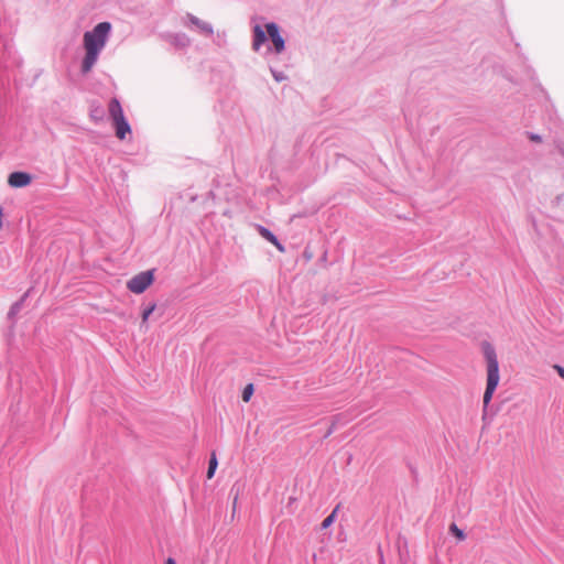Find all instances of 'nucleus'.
Returning <instances> with one entry per match:
<instances>
[{"instance_id":"423d86ee","label":"nucleus","mask_w":564,"mask_h":564,"mask_svg":"<svg viewBox=\"0 0 564 564\" xmlns=\"http://www.w3.org/2000/svg\"><path fill=\"white\" fill-rule=\"evenodd\" d=\"M183 23L188 29L195 30L204 36H212L214 33V29L210 23L203 21L191 13L186 14V17L183 19Z\"/></svg>"},{"instance_id":"f257e3e1","label":"nucleus","mask_w":564,"mask_h":564,"mask_svg":"<svg viewBox=\"0 0 564 564\" xmlns=\"http://www.w3.org/2000/svg\"><path fill=\"white\" fill-rule=\"evenodd\" d=\"M111 32L109 22H100L93 30L84 33L83 46L85 56L80 69L83 74L89 73L97 63L100 53L105 48Z\"/></svg>"},{"instance_id":"f03ea898","label":"nucleus","mask_w":564,"mask_h":564,"mask_svg":"<svg viewBox=\"0 0 564 564\" xmlns=\"http://www.w3.org/2000/svg\"><path fill=\"white\" fill-rule=\"evenodd\" d=\"M482 354L486 360V370H487V380H486V390L482 398L484 403V417L487 414L488 405L492 399V395L499 384L500 373H499V364L495 347L489 343H482Z\"/></svg>"},{"instance_id":"9b49d317","label":"nucleus","mask_w":564,"mask_h":564,"mask_svg":"<svg viewBox=\"0 0 564 564\" xmlns=\"http://www.w3.org/2000/svg\"><path fill=\"white\" fill-rule=\"evenodd\" d=\"M253 394V386L251 383L247 384L242 391V400L248 402Z\"/></svg>"},{"instance_id":"4468645a","label":"nucleus","mask_w":564,"mask_h":564,"mask_svg":"<svg viewBox=\"0 0 564 564\" xmlns=\"http://www.w3.org/2000/svg\"><path fill=\"white\" fill-rule=\"evenodd\" d=\"M154 310H155V304H151L149 307H147L142 312V324L148 322L150 315L153 313Z\"/></svg>"},{"instance_id":"6ab92c4d","label":"nucleus","mask_w":564,"mask_h":564,"mask_svg":"<svg viewBox=\"0 0 564 564\" xmlns=\"http://www.w3.org/2000/svg\"><path fill=\"white\" fill-rule=\"evenodd\" d=\"M529 138H530L531 141H534V142H541L542 141V138L539 134H535V133H530Z\"/></svg>"},{"instance_id":"a211bd4d","label":"nucleus","mask_w":564,"mask_h":564,"mask_svg":"<svg viewBox=\"0 0 564 564\" xmlns=\"http://www.w3.org/2000/svg\"><path fill=\"white\" fill-rule=\"evenodd\" d=\"M553 368L556 370V372L558 373V376H560L561 378H563V379H564V368H563V367H561V366H558V365H554V367H553Z\"/></svg>"},{"instance_id":"2eb2a0df","label":"nucleus","mask_w":564,"mask_h":564,"mask_svg":"<svg viewBox=\"0 0 564 564\" xmlns=\"http://www.w3.org/2000/svg\"><path fill=\"white\" fill-rule=\"evenodd\" d=\"M335 517H336V510H334L329 516H327L323 522H322V528L323 529H326L328 528L329 525H332V523L334 522L335 520Z\"/></svg>"},{"instance_id":"39448f33","label":"nucleus","mask_w":564,"mask_h":564,"mask_svg":"<svg viewBox=\"0 0 564 564\" xmlns=\"http://www.w3.org/2000/svg\"><path fill=\"white\" fill-rule=\"evenodd\" d=\"M153 270L143 271L127 282V289L134 294H141L153 283Z\"/></svg>"},{"instance_id":"6e6552de","label":"nucleus","mask_w":564,"mask_h":564,"mask_svg":"<svg viewBox=\"0 0 564 564\" xmlns=\"http://www.w3.org/2000/svg\"><path fill=\"white\" fill-rule=\"evenodd\" d=\"M256 229L262 238L274 245L279 251L284 252L285 249L283 245L280 243L278 238L268 228L257 225Z\"/></svg>"},{"instance_id":"ddd939ff","label":"nucleus","mask_w":564,"mask_h":564,"mask_svg":"<svg viewBox=\"0 0 564 564\" xmlns=\"http://www.w3.org/2000/svg\"><path fill=\"white\" fill-rule=\"evenodd\" d=\"M90 116L95 120H101L104 118V110L100 107L93 108Z\"/></svg>"},{"instance_id":"9d476101","label":"nucleus","mask_w":564,"mask_h":564,"mask_svg":"<svg viewBox=\"0 0 564 564\" xmlns=\"http://www.w3.org/2000/svg\"><path fill=\"white\" fill-rule=\"evenodd\" d=\"M217 465H218V462H217L216 455H215V453H213L210 456V459H209V466H208V470H207L208 479H212L214 477Z\"/></svg>"},{"instance_id":"7ed1b4c3","label":"nucleus","mask_w":564,"mask_h":564,"mask_svg":"<svg viewBox=\"0 0 564 564\" xmlns=\"http://www.w3.org/2000/svg\"><path fill=\"white\" fill-rule=\"evenodd\" d=\"M272 42V47H268V52L281 54L285 50V41L280 33V28L274 22L265 24V30L261 25L256 24L252 29V50L259 52L267 39Z\"/></svg>"},{"instance_id":"20e7f679","label":"nucleus","mask_w":564,"mask_h":564,"mask_svg":"<svg viewBox=\"0 0 564 564\" xmlns=\"http://www.w3.org/2000/svg\"><path fill=\"white\" fill-rule=\"evenodd\" d=\"M108 113L112 120L116 130V135L120 140H124L127 134L131 132L129 122L127 121L120 101L112 98L108 104Z\"/></svg>"},{"instance_id":"f3484780","label":"nucleus","mask_w":564,"mask_h":564,"mask_svg":"<svg viewBox=\"0 0 564 564\" xmlns=\"http://www.w3.org/2000/svg\"><path fill=\"white\" fill-rule=\"evenodd\" d=\"M20 306H21V304H20V303H15V304H13V305H12V307H11V310H10V312H9V315L11 316V315L15 314L17 312H19Z\"/></svg>"},{"instance_id":"0eeeda50","label":"nucleus","mask_w":564,"mask_h":564,"mask_svg":"<svg viewBox=\"0 0 564 564\" xmlns=\"http://www.w3.org/2000/svg\"><path fill=\"white\" fill-rule=\"evenodd\" d=\"M8 182L12 187H23L31 183V176L24 172H13L9 175Z\"/></svg>"},{"instance_id":"dca6fc26","label":"nucleus","mask_w":564,"mask_h":564,"mask_svg":"<svg viewBox=\"0 0 564 564\" xmlns=\"http://www.w3.org/2000/svg\"><path fill=\"white\" fill-rule=\"evenodd\" d=\"M451 532L459 540L465 539L464 532L460 529H458L456 524L451 525Z\"/></svg>"},{"instance_id":"1a4fd4ad","label":"nucleus","mask_w":564,"mask_h":564,"mask_svg":"<svg viewBox=\"0 0 564 564\" xmlns=\"http://www.w3.org/2000/svg\"><path fill=\"white\" fill-rule=\"evenodd\" d=\"M171 43L176 47H187L191 44V40L186 34L177 33L171 36Z\"/></svg>"},{"instance_id":"aec40b11","label":"nucleus","mask_w":564,"mask_h":564,"mask_svg":"<svg viewBox=\"0 0 564 564\" xmlns=\"http://www.w3.org/2000/svg\"><path fill=\"white\" fill-rule=\"evenodd\" d=\"M165 564H176V562L172 557H169Z\"/></svg>"},{"instance_id":"f8f14e48","label":"nucleus","mask_w":564,"mask_h":564,"mask_svg":"<svg viewBox=\"0 0 564 564\" xmlns=\"http://www.w3.org/2000/svg\"><path fill=\"white\" fill-rule=\"evenodd\" d=\"M270 72H271V74H272L273 78H274L278 83L283 82V80H286V78H288V77H286V75H285L283 72H278L276 69H274V68H272V67L270 68Z\"/></svg>"}]
</instances>
